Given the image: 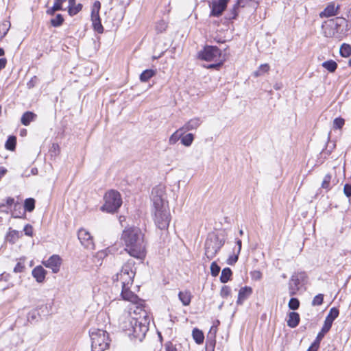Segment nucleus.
Here are the masks:
<instances>
[{"mask_svg":"<svg viewBox=\"0 0 351 351\" xmlns=\"http://www.w3.org/2000/svg\"><path fill=\"white\" fill-rule=\"evenodd\" d=\"M280 86H279L278 84H276V85H274V88H275V89L278 90V89H280Z\"/></svg>","mask_w":351,"mask_h":351,"instance_id":"69168bd1","label":"nucleus"},{"mask_svg":"<svg viewBox=\"0 0 351 351\" xmlns=\"http://www.w3.org/2000/svg\"><path fill=\"white\" fill-rule=\"evenodd\" d=\"M318 349L315 348L314 346H313L312 345L308 348V349L307 350V351H317Z\"/></svg>","mask_w":351,"mask_h":351,"instance_id":"680f3d73","label":"nucleus"},{"mask_svg":"<svg viewBox=\"0 0 351 351\" xmlns=\"http://www.w3.org/2000/svg\"><path fill=\"white\" fill-rule=\"evenodd\" d=\"M194 140V135L191 133H189L184 136H182L181 137V143L186 146L189 147L191 145Z\"/></svg>","mask_w":351,"mask_h":351,"instance_id":"cd10ccee","label":"nucleus"},{"mask_svg":"<svg viewBox=\"0 0 351 351\" xmlns=\"http://www.w3.org/2000/svg\"><path fill=\"white\" fill-rule=\"evenodd\" d=\"M220 271V267L215 263L213 262L210 265V272L213 276H217Z\"/></svg>","mask_w":351,"mask_h":351,"instance_id":"ea45409f","label":"nucleus"},{"mask_svg":"<svg viewBox=\"0 0 351 351\" xmlns=\"http://www.w3.org/2000/svg\"><path fill=\"white\" fill-rule=\"evenodd\" d=\"M62 5L60 3H54L53 5L47 10V14L53 15L56 11L62 10Z\"/></svg>","mask_w":351,"mask_h":351,"instance_id":"f704fd0d","label":"nucleus"},{"mask_svg":"<svg viewBox=\"0 0 351 351\" xmlns=\"http://www.w3.org/2000/svg\"><path fill=\"white\" fill-rule=\"evenodd\" d=\"M167 25L166 22L163 20L158 21L156 25V29L158 32L162 33L165 31Z\"/></svg>","mask_w":351,"mask_h":351,"instance_id":"58836bf2","label":"nucleus"},{"mask_svg":"<svg viewBox=\"0 0 351 351\" xmlns=\"http://www.w3.org/2000/svg\"><path fill=\"white\" fill-rule=\"evenodd\" d=\"M331 180V176L330 174H326L322 183V187L324 189L329 190L330 189V182Z\"/></svg>","mask_w":351,"mask_h":351,"instance_id":"4c0bfd02","label":"nucleus"},{"mask_svg":"<svg viewBox=\"0 0 351 351\" xmlns=\"http://www.w3.org/2000/svg\"><path fill=\"white\" fill-rule=\"evenodd\" d=\"M91 21L94 29L98 33H102L104 31V27L101 23L99 14H91Z\"/></svg>","mask_w":351,"mask_h":351,"instance_id":"6ab92c4d","label":"nucleus"},{"mask_svg":"<svg viewBox=\"0 0 351 351\" xmlns=\"http://www.w3.org/2000/svg\"><path fill=\"white\" fill-rule=\"evenodd\" d=\"M25 234L27 236H32L33 234V229L32 226L29 224L25 225L23 229Z\"/></svg>","mask_w":351,"mask_h":351,"instance_id":"de8ad7c7","label":"nucleus"},{"mask_svg":"<svg viewBox=\"0 0 351 351\" xmlns=\"http://www.w3.org/2000/svg\"><path fill=\"white\" fill-rule=\"evenodd\" d=\"M337 9L338 8H335V4L330 3L320 12L319 16L324 18L335 16L337 14Z\"/></svg>","mask_w":351,"mask_h":351,"instance_id":"f3484780","label":"nucleus"},{"mask_svg":"<svg viewBox=\"0 0 351 351\" xmlns=\"http://www.w3.org/2000/svg\"><path fill=\"white\" fill-rule=\"evenodd\" d=\"M36 117V114L32 112L27 111L25 112L21 117V123L24 125H28L31 121H33Z\"/></svg>","mask_w":351,"mask_h":351,"instance_id":"5701e85b","label":"nucleus"},{"mask_svg":"<svg viewBox=\"0 0 351 351\" xmlns=\"http://www.w3.org/2000/svg\"><path fill=\"white\" fill-rule=\"evenodd\" d=\"M7 172L6 169L0 168V178H2Z\"/></svg>","mask_w":351,"mask_h":351,"instance_id":"13d9d810","label":"nucleus"},{"mask_svg":"<svg viewBox=\"0 0 351 351\" xmlns=\"http://www.w3.org/2000/svg\"><path fill=\"white\" fill-rule=\"evenodd\" d=\"M156 73V70L147 69L145 70L140 75V80L142 82H147L151 77L154 76Z\"/></svg>","mask_w":351,"mask_h":351,"instance_id":"393cba45","label":"nucleus"},{"mask_svg":"<svg viewBox=\"0 0 351 351\" xmlns=\"http://www.w3.org/2000/svg\"><path fill=\"white\" fill-rule=\"evenodd\" d=\"M288 306L291 310H297L300 306V302L297 298H292L290 299Z\"/></svg>","mask_w":351,"mask_h":351,"instance_id":"c9c22d12","label":"nucleus"},{"mask_svg":"<svg viewBox=\"0 0 351 351\" xmlns=\"http://www.w3.org/2000/svg\"><path fill=\"white\" fill-rule=\"evenodd\" d=\"M229 0H219L214 1L212 5L211 15L219 16L223 10L226 8Z\"/></svg>","mask_w":351,"mask_h":351,"instance_id":"ddd939ff","label":"nucleus"},{"mask_svg":"<svg viewBox=\"0 0 351 351\" xmlns=\"http://www.w3.org/2000/svg\"><path fill=\"white\" fill-rule=\"evenodd\" d=\"M136 270L135 261L130 258L123 264L120 272L116 275V280L120 282L122 288V298L132 304L130 311L120 317L119 328L132 339L142 341L149 330L150 318L144 309V301L130 290L133 285Z\"/></svg>","mask_w":351,"mask_h":351,"instance_id":"f257e3e1","label":"nucleus"},{"mask_svg":"<svg viewBox=\"0 0 351 351\" xmlns=\"http://www.w3.org/2000/svg\"><path fill=\"white\" fill-rule=\"evenodd\" d=\"M344 125V119L342 118H336L333 121V128L340 129Z\"/></svg>","mask_w":351,"mask_h":351,"instance_id":"79ce46f5","label":"nucleus"},{"mask_svg":"<svg viewBox=\"0 0 351 351\" xmlns=\"http://www.w3.org/2000/svg\"><path fill=\"white\" fill-rule=\"evenodd\" d=\"M43 264L46 267L51 269L53 273H58L61 265V258L58 255H53L44 262Z\"/></svg>","mask_w":351,"mask_h":351,"instance_id":"f8f14e48","label":"nucleus"},{"mask_svg":"<svg viewBox=\"0 0 351 351\" xmlns=\"http://www.w3.org/2000/svg\"><path fill=\"white\" fill-rule=\"evenodd\" d=\"M47 271L42 266H37L32 270V276L38 282H43L45 280Z\"/></svg>","mask_w":351,"mask_h":351,"instance_id":"2eb2a0df","label":"nucleus"},{"mask_svg":"<svg viewBox=\"0 0 351 351\" xmlns=\"http://www.w3.org/2000/svg\"><path fill=\"white\" fill-rule=\"evenodd\" d=\"M24 267V265L21 263H18L14 269V271L16 273L22 272L23 271Z\"/></svg>","mask_w":351,"mask_h":351,"instance_id":"8fccbe9b","label":"nucleus"},{"mask_svg":"<svg viewBox=\"0 0 351 351\" xmlns=\"http://www.w3.org/2000/svg\"><path fill=\"white\" fill-rule=\"evenodd\" d=\"M339 313V310L337 308L334 307L330 310L329 313L325 319L324 326L321 331L318 333V339H323L325 334L330 330L333 321L338 317Z\"/></svg>","mask_w":351,"mask_h":351,"instance_id":"1a4fd4ad","label":"nucleus"},{"mask_svg":"<svg viewBox=\"0 0 351 351\" xmlns=\"http://www.w3.org/2000/svg\"><path fill=\"white\" fill-rule=\"evenodd\" d=\"M236 243L238 246V249H237L238 254H240L241 250L242 241L240 239H237L236 241Z\"/></svg>","mask_w":351,"mask_h":351,"instance_id":"6e6d98bb","label":"nucleus"},{"mask_svg":"<svg viewBox=\"0 0 351 351\" xmlns=\"http://www.w3.org/2000/svg\"><path fill=\"white\" fill-rule=\"evenodd\" d=\"M165 350L166 351H177L176 346L173 345L171 342L169 341L165 344Z\"/></svg>","mask_w":351,"mask_h":351,"instance_id":"09e8293b","label":"nucleus"},{"mask_svg":"<svg viewBox=\"0 0 351 351\" xmlns=\"http://www.w3.org/2000/svg\"><path fill=\"white\" fill-rule=\"evenodd\" d=\"M100 8H101L100 2L99 1H95L94 4L93 5L91 14H96V13L99 14Z\"/></svg>","mask_w":351,"mask_h":351,"instance_id":"a18cd8bd","label":"nucleus"},{"mask_svg":"<svg viewBox=\"0 0 351 351\" xmlns=\"http://www.w3.org/2000/svg\"><path fill=\"white\" fill-rule=\"evenodd\" d=\"M340 54L343 57H349L351 55V46L343 43L340 47Z\"/></svg>","mask_w":351,"mask_h":351,"instance_id":"2f4dec72","label":"nucleus"},{"mask_svg":"<svg viewBox=\"0 0 351 351\" xmlns=\"http://www.w3.org/2000/svg\"><path fill=\"white\" fill-rule=\"evenodd\" d=\"M151 199L152 202V213L155 223L160 230L167 228L171 216L165 186L160 184L154 187L152 191Z\"/></svg>","mask_w":351,"mask_h":351,"instance_id":"f03ea898","label":"nucleus"},{"mask_svg":"<svg viewBox=\"0 0 351 351\" xmlns=\"http://www.w3.org/2000/svg\"><path fill=\"white\" fill-rule=\"evenodd\" d=\"M16 138L14 136H10L8 138L5 147L7 149L13 151L15 149Z\"/></svg>","mask_w":351,"mask_h":351,"instance_id":"7c9ffc66","label":"nucleus"},{"mask_svg":"<svg viewBox=\"0 0 351 351\" xmlns=\"http://www.w3.org/2000/svg\"><path fill=\"white\" fill-rule=\"evenodd\" d=\"M202 124V121L199 118H193L188 121L182 127L181 130H183V132L186 131L196 130Z\"/></svg>","mask_w":351,"mask_h":351,"instance_id":"4468645a","label":"nucleus"},{"mask_svg":"<svg viewBox=\"0 0 351 351\" xmlns=\"http://www.w3.org/2000/svg\"><path fill=\"white\" fill-rule=\"evenodd\" d=\"M91 351H104L110 344L108 334L106 331L93 329L90 332Z\"/></svg>","mask_w":351,"mask_h":351,"instance_id":"39448f33","label":"nucleus"},{"mask_svg":"<svg viewBox=\"0 0 351 351\" xmlns=\"http://www.w3.org/2000/svg\"><path fill=\"white\" fill-rule=\"evenodd\" d=\"M24 208L26 211L32 212L35 208V199L34 198H27L24 202Z\"/></svg>","mask_w":351,"mask_h":351,"instance_id":"c756f323","label":"nucleus"},{"mask_svg":"<svg viewBox=\"0 0 351 351\" xmlns=\"http://www.w3.org/2000/svg\"><path fill=\"white\" fill-rule=\"evenodd\" d=\"M5 206V204H0V210H1L2 212H5L6 213H8V210H3V208Z\"/></svg>","mask_w":351,"mask_h":351,"instance_id":"052dcab7","label":"nucleus"},{"mask_svg":"<svg viewBox=\"0 0 351 351\" xmlns=\"http://www.w3.org/2000/svg\"><path fill=\"white\" fill-rule=\"evenodd\" d=\"M239 254L237 252V254L230 256L227 260V263L230 265H234L238 261Z\"/></svg>","mask_w":351,"mask_h":351,"instance_id":"c03bdc74","label":"nucleus"},{"mask_svg":"<svg viewBox=\"0 0 351 351\" xmlns=\"http://www.w3.org/2000/svg\"><path fill=\"white\" fill-rule=\"evenodd\" d=\"M252 289L251 287H245L239 290L238 299L237 301V304H241L252 293Z\"/></svg>","mask_w":351,"mask_h":351,"instance_id":"dca6fc26","label":"nucleus"},{"mask_svg":"<svg viewBox=\"0 0 351 351\" xmlns=\"http://www.w3.org/2000/svg\"><path fill=\"white\" fill-rule=\"evenodd\" d=\"M192 335H193V337L195 341L197 344H201L203 343L204 339V334L202 332V330H200L197 328H194L193 330Z\"/></svg>","mask_w":351,"mask_h":351,"instance_id":"a878e982","label":"nucleus"},{"mask_svg":"<svg viewBox=\"0 0 351 351\" xmlns=\"http://www.w3.org/2000/svg\"><path fill=\"white\" fill-rule=\"evenodd\" d=\"M306 277L305 272H296L291 276L289 282V294L291 295L296 294L300 289V285L306 280Z\"/></svg>","mask_w":351,"mask_h":351,"instance_id":"6e6552de","label":"nucleus"},{"mask_svg":"<svg viewBox=\"0 0 351 351\" xmlns=\"http://www.w3.org/2000/svg\"><path fill=\"white\" fill-rule=\"evenodd\" d=\"M220 65H221V63H218V64H212L209 65V66H208V68H216V67H219Z\"/></svg>","mask_w":351,"mask_h":351,"instance_id":"bf43d9fd","label":"nucleus"},{"mask_svg":"<svg viewBox=\"0 0 351 351\" xmlns=\"http://www.w3.org/2000/svg\"><path fill=\"white\" fill-rule=\"evenodd\" d=\"M77 237L81 244L84 247L88 250L94 249L95 245L93 242V239L88 231H87L86 229L81 228L78 231Z\"/></svg>","mask_w":351,"mask_h":351,"instance_id":"9b49d317","label":"nucleus"},{"mask_svg":"<svg viewBox=\"0 0 351 351\" xmlns=\"http://www.w3.org/2000/svg\"><path fill=\"white\" fill-rule=\"evenodd\" d=\"M68 12L70 16H74L82 10V5L81 3L76 4L75 0H68Z\"/></svg>","mask_w":351,"mask_h":351,"instance_id":"a211bd4d","label":"nucleus"},{"mask_svg":"<svg viewBox=\"0 0 351 351\" xmlns=\"http://www.w3.org/2000/svg\"><path fill=\"white\" fill-rule=\"evenodd\" d=\"M323 300H324V295L318 294L314 297V298L312 300L311 304L313 306H319L323 303Z\"/></svg>","mask_w":351,"mask_h":351,"instance_id":"e433bc0d","label":"nucleus"},{"mask_svg":"<svg viewBox=\"0 0 351 351\" xmlns=\"http://www.w3.org/2000/svg\"><path fill=\"white\" fill-rule=\"evenodd\" d=\"M300 322V315L298 313L291 312L289 314L287 325L291 328H295Z\"/></svg>","mask_w":351,"mask_h":351,"instance_id":"aec40b11","label":"nucleus"},{"mask_svg":"<svg viewBox=\"0 0 351 351\" xmlns=\"http://www.w3.org/2000/svg\"><path fill=\"white\" fill-rule=\"evenodd\" d=\"M324 35L328 38L341 39L348 31V21L342 17L328 20L322 25Z\"/></svg>","mask_w":351,"mask_h":351,"instance_id":"20e7f679","label":"nucleus"},{"mask_svg":"<svg viewBox=\"0 0 351 351\" xmlns=\"http://www.w3.org/2000/svg\"><path fill=\"white\" fill-rule=\"evenodd\" d=\"M54 1H55L54 3H60L62 5L63 3L65 1V0H54Z\"/></svg>","mask_w":351,"mask_h":351,"instance_id":"e2e57ef3","label":"nucleus"},{"mask_svg":"<svg viewBox=\"0 0 351 351\" xmlns=\"http://www.w3.org/2000/svg\"><path fill=\"white\" fill-rule=\"evenodd\" d=\"M121 240L125 245V250L136 258L143 260L145 256V246L143 234L137 228L125 229L121 234Z\"/></svg>","mask_w":351,"mask_h":351,"instance_id":"7ed1b4c3","label":"nucleus"},{"mask_svg":"<svg viewBox=\"0 0 351 351\" xmlns=\"http://www.w3.org/2000/svg\"><path fill=\"white\" fill-rule=\"evenodd\" d=\"M220 56V49L214 46H207L199 53L200 58L206 61H217Z\"/></svg>","mask_w":351,"mask_h":351,"instance_id":"9d476101","label":"nucleus"},{"mask_svg":"<svg viewBox=\"0 0 351 351\" xmlns=\"http://www.w3.org/2000/svg\"><path fill=\"white\" fill-rule=\"evenodd\" d=\"M51 24L53 27H59L64 22V18L62 14H58L54 18L51 19Z\"/></svg>","mask_w":351,"mask_h":351,"instance_id":"72a5a7b5","label":"nucleus"},{"mask_svg":"<svg viewBox=\"0 0 351 351\" xmlns=\"http://www.w3.org/2000/svg\"><path fill=\"white\" fill-rule=\"evenodd\" d=\"M10 24L8 21H3L0 25V40H1L8 33Z\"/></svg>","mask_w":351,"mask_h":351,"instance_id":"473e14b6","label":"nucleus"},{"mask_svg":"<svg viewBox=\"0 0 351 351\" xmlns=\"http://www.w3.org/2000/svg\"><path fill=\"white\" fill-rule=\"evenodd\" d=\"M230 288L228 286H223L221 287L220 295L222 298H227L230 293Z\"/></svg>","mask_w":351,"mask_h":351,"instance_id":"37998d69","label":"nucleus"},{"mask_svg":"<svg viewBox=\"0 0 351 351\" xmlns=\"http://www.w3.org/2000/svg\"><path fill=\"white\" fill-rule=\"evenodd\" d=\"M183 130H181V128L177 130L175 132H173L169 138V144L174 145L176 144L180 139L181 140L182 136L184 134Z\"/></svg>","mask_w":351,"mask_h":351,"instance_id":"b1692460","label":"nucleus"},{"mask_svg":"<svg viewBox=\"0 0 351 351\" xmlns=\"http://www.w3.org/2000/svg\"><path fill=\"white\" fill-rule=\"evenodd\" d=\"M322 339H318V335L316 337L315 341L311 344L313 346H314L315 348L318 349L319 347L320 341Z\"/></svg>","mask_w":351,"mask_h":351,"instance_id":"603ef678","label":"nucleus"},{"mask_svg":"<svg viewBox=\"0 0 351 351\" xmlns=\"http://www.w3.org/2000/svg\"><path fill=\"white\" fill-rule=\"evenodd\" d=\"M105 204L101 209L108 213H114L121 206L122 200L119 192L111 190L108 191L104 196Z\"/></svg>","mask_w":351,"mask_h":351,"instance_id":"0eeeda50","label":"nucleus"},{"mask_svg":"<svg viewBox=\"0 0 351 351\" xmlns=\"http://www.w3.org/2000/svg\"><path fill=\"white\" fill-rule=\"evenodd\" d=\"M6 65V60L5 58L0 59V71L3 69Z\"/></svg>","mask_w":351,"mask_h":351,"instance_id":"5fc2aeb1","label":"nucleus"},{"mask_svg":"<svg viewBox=\"0 0 351 351\" xmlns=\"http://www.w3.org/2000/svg\"><path fill=\"white\" fill-rule=\"evenodd\" d=\"M343 193L348 197H351V185L346 184L343 187Z\"/></svg>","mask_w":351,"mask_h":351,"instance_id":"49530a36","label":"nucleus"},{"mask_svg":"<svg viewBox=\"0 0 351 351\" xmlns=\"http://www.w3.org/2000/svg\"><path fill=\"white\" fill-rule=\"evenodd\" d=\"M178 297L184 306H188L191 303L192 296L190 291H180L178 294Z\"/></svg>","mask_w":351,"mask_h":351,"instance_id":"4be33fe9","label":"nucleus"},{"mask_svg":"<svg viewBox=\"0 0 351 351\" xmlns=\"http://www.w3.org/2000/svg\"><path fill=\"white\" fill-rule=\"evenodd\" d=\"M239 234L240 235H243V231L242 230H239Z\"/></svg>","mask_w":351,"mask_h":351,"instance_id":"774afa93","label":"nucleus"},{"mask_svg":"<svg viewBox=\"0 0 351 351\" xmlns=\"http://www.w3.org/2000/svg\"><path fill=\"white\" fill-rule=\"evenodd\" d=\"M14 203V199L12 197H8L6 199V205L11 206Z\"/></svg>","mask_w":351,"mask_h":351,"instance_id":"4d7b16f0","label":"nucleus"},{"mask_svg":"<svg viewBox=\"0 0 351 351\" xmlns=\"http://www.w3.org/2000/svg\"><path fill=\"white\" fill-rule=\"evenodd\" d=\"M225 243L223 239L217 235H210L205 242V256L208 260L213 259Z\"/></svg>","mask_w":351,"mask_h":351,"instance_id":"423d86ee","label":"nucleus"},{"mask_svg":"<svg viewBox=\"0 0 351 351\" xmlns=\"http://www.w3.org/2000/svg\"><path fill=\"white\" fill-rule=\"evenodd\" d=\"M322 339H318V335L316 337L315 341L311 344L313 346H314L315 348L318 349L319 347L320 341Z\"/></svg>","mask_w":351,"mask_h":351,"instance_id":"864d4df0","label":"nucleus"},{"mask_svg":"<svg viewBox=\"0 0 351 351\" xmlns=\"http://www.w3.org/2000/svg\"><path fill=\"white\" fill-rule=\"evenodd\" d=\"M232 274V270L229 267L224 268L221 271L220 281L222 283H226L230 279Z\"/></svg>","mask_w":351,"mask_h":351,"instance_id":"bb28decb","label":"nucleus"},{"mask_svg":"<svg viewBox=\"0 0 351 351\" xmlns=\"http://www.w3.org/2000/svg\"><path fill=\"white\" fill-rule=\"evenodd\" d=\"M210 346H211V348L213 349V348H214V347H215V342H214V343H213V342H211V343H210Z\"/></svg>","mask_w":351,"mask_h":351,"instance_id":"338daca9","label":"nucleus"},{"mask_svg":"<svg viewBox=\"0 0 351 351\" xmlns=\"http://www.w3.org/2000/svg\"><path fill=\"white\" fill-rule=\"evenodd\" d=\"M269 69V66L267 64H261L259 69L254 72L255 76L260 75L262 73L267 72Z\"/></svg>","mask_w":351,"mask_h":351,"instance_id":"a19ab883","label":"nucleus"},{"mask_svg":"<svg viewBox=\"0 0 351 351\" xmlns=\"http://www.w3.org/2000/svg\"><path fill=\"white\" fill-rule=\"evenodd\" d=\"M322 66L329 72H334L337 67V64L332 60H330L322 63Z\"/></svg>","mask_w":351,"mask_h":351,"instance_id":"c85d7f7f","label":"nucleus"},{"mask_svg":"<svg viewBox=\"0 0 351 351\" xmlns=\"http://www.w3.org/2000/svg\"><path fill=\"white\" fill-rule=\"evenodd\" d=\"M21 237V233L20 232L10 228L6 235V240L11 243H14Z\"/></svg>","mask_w":351,"mask_h":351,"instance_id":"412c9836","label":"nucleus"},{"mask_svg":"<svg viewBox=\"0 0 351 351\" xmlns=\"http://www.w3.org/2000/svg\"><path fill=\"white\" fill-rule=\"evenodd\" d=\"M252 278L254 280H261L262 278V274L259 271H254L252 272Z\"/></svg>","mask_w":351,"mask_h":351,"instance_id":"3c124183","label":"nucleus"},{"mask_svg":"<svg viewBox=\"0 0 351 351\" xmlns=\"http://www.w3.org/2000/svg\"><path fill=\"white\" fill-rule=\"evenodd\" d=\"M4 55V50L0 47V56H2Z\"/></svg>","mask_w":351,"mask_h":351,"instance_id":"0e129e2a","label":"nucleus"}]
</instances>
